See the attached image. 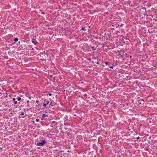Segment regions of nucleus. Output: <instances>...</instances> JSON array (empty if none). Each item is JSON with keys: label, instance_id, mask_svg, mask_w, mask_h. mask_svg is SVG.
I'll list each match as a JSON object with an SVG mask.
<instances>
[{"label": "nucleus", "instance_id": "nucleus-1", "mask_svg": "<svg viewBox=\"0 0 157 157\" xmlns=\"http://www.w3.org/2000/svg\"><path fill=\"white\" fill-rule=\"evenodd\" d=\"M46 141L44 140L41 141L40 142H38L37 143V146H43L44 144L47 143Z\"/></svg>", "mask_w": 157, "mask_h": 157}, {"label": "nucleus", "instance_id": "nucleus-2", "mask_svg": "<svg viewBox=\"0 0 157 157\" xmlns=\"http://www.w3.org/2000/svg\"><path fill=\"white\" fill-rule=\"evenodd\" d=\"M46 102V101L45 100H43L42 101V102L44 103L43 106L44 107H45L49 103V101H47L46 103H45V102Z\"/></svg>", "mask_w": 157, "mask_h": 157}, {"label": "nucleus", "instance_id": "nucleus-3", "mask_svg": "<svg viewBox=\"0 0 157 157\" xmlns=\"http://www.w3.org/2000/svg\"><path fill=\"white\" fill-rule=\"evenodd\" d=\"M32 42L35 44H36L38 43V42L35 39H33L32 40Z\"/></svg>", "mask_w": 157, "mask_h": 157}, {"label": "nucleus", "instance_id": "nucleus-4", "mask_svg": "<svg viewBox=\"0 0 157 157\" xmlns=\"http://www.w3.org/2000/svg\"><path fill=\"white\" fill-rule=\"evenodd\" d=\"M47 115L45 114H43L42 115V118L41 120H43V118L45 117L46 116H47Z\"/></svg>", "mask_w": 157, "mask_h": 157}, {"label": "nucleus", "instance_id": "nucleus-5", "mask_svg": "<svg viewBox=\"0 0 157 157\" xmlns=\"http://www.w3.org/2000/svg\"><path fill=\"white\" fill-rule=\"evenodd\" d=\"M115 65H113V66H109V67L110 68H112V69H113V67H115Z\"/></svg>", "mask_w": 157, "mask_h": 157}, {"label": "nucleus", "instance_id": "nucleus-6", "mask_svg": "<svg viewBox=\"0 0 157 157\" xmlns=\"http://www.w3.org/2000/svg\"><path fill=\"white\" fill-rule=\"evenodd\" d=\"M18 38H14V40L15 41V42H17V41H18Z\"/></svg>", "mask_w": 157, "mask_h": 157}, {"label": "nucleus", "instance_id": "nucleus-7", "mask_svg": "<svg viewBox=\"0 0 157 157\" xmlns=\"http://www.w3.org/2000/svg\"><path fill=\"white\" fill-rule=\"evenodd\" d=\"M17 100L18 101H20L21 100V98L20 97H18L17 98Z\"/></svg>", "mask_w": 157, "mask_h": 157}, {"label": "nucleus", "instance_id": "nucleus-8", "mask_svg": "<svg viewBox=\"0 0 157 157\" xmlns=\"http://www.w3.org/2000/svg\"><path fill=\"white\" fill-rule=\"evenodd\" d=\"M81 30H83L84 31H85L86 30V29L83 27H82V28Z\"/></svg>", "mask_w": 157, "mask_h": 157}, {"label": "nucleus", "instance_id": "nucleus-9", "mask_svg": "<svg viewBox=\"0 0 157 157\" xmlns=\"http://www.w3.org/2000/svg\"><path fill=\"white\" fill-rule=\"evenodd\" d=\"M92 48L93 50H95L96 49L94 46L92 47Z\"/></svg>", "mask_w": 157, "mask_h": 157}, {"label": "nucleus", "instance_id": "nucleus-10", "mask_svg": "<svg viewBox=\"0 0 157 157\" xmlns=\"http://www.w3.org/2000/svg\"><path fill=\"white\" fill-rule=\"evenodd\" d=\"M105 64L106 65H107L108 64V65H109V63L108 62H105Z\"/></svg>", "mask_w": 157, "mask_h": 157}, {"label": "nucleus", "instance_id": "nucleus-11", "mask_svg": "<svg viewBox=\"0 0 157 157\" xmlns=\"http://www.w3.org/2000/svg\"><path fill=\"white\" fill-rule=\"evenodd\" d=\"M67 20L69 21L71 19V17H69L67 18Z\"/></svg>", "mask_w": 157, "mask_h": 157}, {"label": "nucleus", "instance_id": "nucleus-12", "mask_svg": "<svg viewBox=\"0 0 157 157\" xmlns=\"http://www.w3.org/2000/svg\"><path fill=\"white\" fill-rule=\"evenodd\" d=\"M24 115V113L23 112H21V115Z\"/></svg>", "mask_w": 157, "mask_h": 157}, {"label": "nucleus", "instance_id": "nucleus-13", "mask_svg": "<svg viewBox=\"0 0 157 157\" xmlns=\"http://www.w3.org/2000/svg\"><path fill=\"white\" fill-rule=\"evenodd\" d=\"M17 101H15L14 102V103L15 104H16L17 103Z\"/></svg>", "mask_w": 157, "mask_h": 157}, {"label": "nucleus", "instance_id": "nucleus-14", "mask_svg": "<svg viewBox=\"0 0 157 157\" xmlns=\"http://www.w3.org/2000/svg\"><path fill=\"white\" fill-rule=\"evenodd\" d=\"M138 103L140 104H141V102L140 101H138Z\"/></svg>", "mask_w": 157, "mask_h": 157}, {"label": "nucleus", "instance_id": "nucleus-15", "mask_svg": "<svg viewBox=\"0 0 157 157\" xmlns=\"http://www.w3.org/2000/svg\"><path fill=\"white\" fill-rule=\"evenodd\" d=\"M39 119H36V122H38L39 121Z\"/></svg>", "mask_w": 157, "mask_h": 157}, {"label": "nucleus", "instance_id": "nucleus-16", "mask_svg": "<svg viewBox=\"0 0 157 157\" xmlns=\"http://www.w3.org/2000/svg\"><path fill=\"white\" fill-rule=\"evenodd\" d=\"M48 94L50 96L52 95V94L51 93H49Z\"/></svg>", "mask_w": 157, "mask_h": 157}, {"label": "nucleus", "instance_id": "nucleus-17", "mask_svg": "<svg viewBox=\"0 0 157 157\" xmlns=\"http://www.w3.org/2000/svg\"><path fill=\"white\" fill-rule=\"evenodd\" d=\"M16 100L15 98H13V101H15Z\"/></svg>", "mask_w": 157, "mask_h": 157}, {"label": "nucleus", "instance_id": "nucleus-18", "mask_svg": "<svg viewBox=\"0 0 157 157\" xmlns=\"http://www.w3.org/2000/svg\"><path fill=\"white\" fill-rule=\"evenodd\" d=\"M39 106V105H36V107H38V106Z\"/></svg>", "mask_w": 157, "mask_h": 157}, {"label": "nucleus", "instance_id": "nucleus-19", "mask_svg": "<svg viewBox=\"0 0 157 157\" xmlns=\"http://www.w3.org/2000/svg\"><path fill=\"white\" fill-rule=\"evenodd\" d=\"M136 139H137V140H138V139H140V137H139V136H138V137H137L136 138Z\"/></svg>", "mask_w": 157, "mask_h": 157}, {"label": "nucleus", "instance_id": "nucleus-20", "mask_svg": "<svg viewBox=\"0 0 157 157\" xmlns=\"http://www.w3.org/2000/svg\"><path fill=\"white\" fill-rule=\"evenodd\" d=\"M38 102H39L38 101V100H36V103H38Z\"/></svg>", "mask_w": 157, "mask_h": 157}, {"label": "nucleus", "instance_id": "nucleus-21", "mask_svg": "<svg viewBox=\"0 0 157 157\" xmlns=\"http://www.w3.org/2000/svg\"><path fill=\"white\" fill-rule=\"evenodd\" d=\"M96 63H97V64H99V63L98 62V61L97 62H96Z\"/></svg>", "mask_w": 157, "mask_h": 157}, {"label": "nucleus", "instance_id": "nucleus-22", "mask_svg": "<svg viewBox=\"0 0 157 157\" xmlns=\"http://www.w3.org/2000/svg\"><path fill=\"white\" fill-rule=\"evenodd\" d=\"M39 105H42V103H40L39 104H38Z\"/></svg>", "mask_w": 157, "mask_h": 157}, {"label": "nucleus", "instance_id": "nucleus-23", "mask_svg": "<svg viewBox=\"0 0 157 157\" xmlns=\"http://www.w3.org/2000/svg\"><path fill=\"white\" fill-rule=\"evenodd\" d=\"M27 102L28 103H29V101H27Z\"/></svg>", "mask_w": 157, "mask_h": 157}, {"label": "nucleus", "instance_id": "nucleus-24", "mask_svg": "<svg viewBox=\"0 0 157 157\" xmlns=\"http://www.w3.org/2000/svg\"><path fill=\"white\" fill-rule=\"evenodd\" d=\"M116 86V85L115 84L114 85V86Z\"/></svg>", "mask_w": 157, "mask_h": 157}, {"label": "nucleus", "instance_id": "nucleus-25", "mask_svg": "<svg viewBox=\"0 0 157 157\" xmlns=\"http://www.w3.org/2000/svg\"><path fill=\"white\" fill-rule=\"evenodd\" d=\"M51 104H52V103H50V104H49V105H51Z\"/></svg>", "mask_w": 157, "mask_h": 157}, {"label": "nucleus", "instance_id": "nucleus-26", "mask_svg": "<svg viewBox=\"0 0 157 157\" xmlns=\"http://www.w3.org/2000/svg\"><path fill=\"white\" fill-rule=\"evenodd\" d=\"M29 99H31V98H30V97H29Z\"/></svg>", "mask_w": 157, "mask_h": 157}]
</instances>
